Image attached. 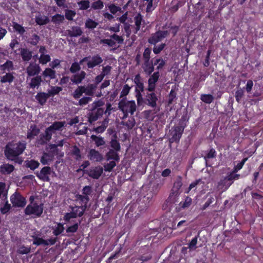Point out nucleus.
I'll use <instances>...</instances> for the list:
<instances>
[{
    "mask_svg": "<svg viewBox=\"0 0 263 263\" xmlns=\"http://www.w3.org/2000/svg\"><path fill=\"white\" fill-rule=\"evenodd\" d=\"M41 71L40 65L35 62H31L25 69L27 73V78L34 77L39 75Z\"/></svg>",
    "mask_w": 263,
    "mask_h": 263,
    "instance_id": "6e6552de",
    "label": "nucleus"
},
{
    "mask_svg": "<svg viewBox=\"0 0 263 263\" xmlns=\"http://www.w3.org/2000/svg\"><path fill=\"white\" fill-rule=\"evenodd\" d=\"M144 72L147 75H151L154 70V66L152 61H144L142 66Z\"/></svg>",
    "mask_w": 263,
    "mask_h": 263,
    "instance_id": "4be33fe9",
    "label": "nucleus"
},
{
    "mask_svg": "<svg viewBox=\"0 0 263 263\" xmlns=\"http://www.w3.org/2000/svg\"><path fill=\"white\" fill-rule=\"evenodd\" d=\"M84 92H85V87L84 86H79L76 89L73 93V97L75 99L79 98Z\"/></svg>",
    "mask_w": 263,
    "mask_h": 263,
    "instance_id": "58836bf2",
    "label": "nucleus"
},
{
    "mask_svg": "<svg viewBox=\"0 0 263 263\" xmlns=\"http://www.w3.org/2000/svg\"><path fill=\"white\" fill-rule=\"evenodd\" d=\"M159 77L160 74L158 71L154 72L148 79V82L156 84Z\"/></svg>",
    "mask_w": 263,
    "mask_h": 263,
    "instance_id": "338daca9",
    "label": "nucleus"
},
{
    "mask_svg": "<svg viewBox=\"0 0 263 263\" xmlns=\"http://www.w3.org/2000/svg\"><path fill=\"white\" fill-rule=\"evenodd\" d=\"M14 170V166L9 163H4L0 166V172L3 175H9Z\"/></svg>",
    "mask_w": 263,
    "mask_h": 263,
    "instance_id": "aec40b11",
    "label": "nucleus"
},
{
    "mask_svg": "<svg viewBox=\"0 0 263 263\" xmlns=\"http://www.w3.org/2000/svg\"><path fill=\"white\" fill-rule=\"evenodd\" d=\"M20 54L22 60L24 62H28L32 57V52L27 48H21L20 49Z\"/></svg>",
    "mask_w": 263,
    "mask_h": 263,
    "instance_id": "b1692460",
    "label": "nucleus"
},
{
    "mask_svg": "<svg viewBox=\"0 0 263 263\" xmlns=\"http://www.w3.org/2000/svg\"><path fill=\"white\" fill-rule=\"evenodd\" d=\"M43 81L41 76H35L31 78L29 86L31 88H39Z\"/></svg>",
    "mask_w": 263,
    "mask_h": 263,
    "instance_id": "5701e85b",
    "label": "nucleus"
},
{
    "mask_svg": "<svg viewBox=\"0 0 263 263\" xmlns=\"http://www.w3.org/2000/svg\"><path fill=\"white\" fill-rule=\"evenodd\" d=\"M116 161H111L104 165V170L106 172H111L113 168L116 166Z\"/></svg>",
    "mask_w": 263,
    "mask_h": 263,
    "instance_id": "bf43d9fd",
    "label": "nucleus"
},
{
    "mask_svg": "<svg viewBox=\"0 0 263 263\" xmlns=\"http://www.w3.org/2000/svg\"><path fill=\"white\" fill-rule=\"evenodd\" d=\"M76 13L73 10L67 9L65 10V16L66 19L69 21L73 20V17L75 16Z\"/></svg>",
    "mask_w": 263,
    "mask_h": 263,
    "instance_id": "6e6d98bb",
    "label": "nucleus"
},
{
    "mask_svg": "<svg viewBox=\"0 0 263 263\" xmlns=\"http://www.w3.org/2000/svg\"><path fill=\"white\" fill-rule=\"evenodd\" d=\"M87 157L90 161L94 162H101L103 159V155L95 149H90L89 151Z\"/></svg>",
    "mask_w": 263,
    "mask_h": 263,
    "instance_id": "f8f14e48",
    "label": "nucleus"
},
{
    "mask_svg": "<svg viewBox=\"0 0 263 263\" xmlns=\"http://www.w3.org/2000/svg\"><path fill=\"white\" fill-rule=\"evenodd\" d=\"M200 99L205 103L210 104L213 101L214 97L210 94H202L200 96Z\"/></svg>",
    "mask_w": 263,
    "mask_h": 263,
    "instance_id": "4c0bfd02",
    "label": "nucleus"
},
{
    "mask_svg": "<svg viewBox=\"0 0 263 263\" xmlns=\"http://www.w3.org/2000/svg\"><path fill=\"white\" fill-rule=\"evenodd\" d=\"M234 171L227 176V179L233 183V180L238 179L240 175L235 174Z\"/></svg>",
    "mask_w": 263,
    "mask_h": 263,
    "instance_id": "774afa93",
    "label": "nucleus"
},
{
    "mask_svg": "<svg viewBox=\"0 0 263 263\" xmlns=\"http://www.w3.org/2000/svg\"><path fill=\"white\" fill-rule=\"evenodd\" d=\"M31 251V248L27 247L24 245L20 246L17 249V252L20 254H27L30 253Z\"/></svg>",
    "mask_w": 263,
    "mask_h": 263,
    "instance_id": "a18cd8bd",
    "label": "nucleus"
},
{
    "mask_svg": "<svg viewBox=\"0 0 263 263\" xmlns=\"http://www.w3.org/2000/svg\"><path fill=\"white\" fill-rule=\"evenodd\" d=\"M158 99L155 93H151L147 94L146 96V101H147V104L152 107H155L157 105V101Z\"/></svg>",
    "mask_w": 263,
    "mask_h": 263,
    "instance_id": "c756f323",
    "label": "nucleus"
},
{
    "mask_svg": "<svg viewBox=\"0 0 263 263\" xmlns=\"http://www.w3.org/2000/svg\"><path fill=\"white\" fill-rule=\"evenodd\" d=\"M92 101V98L90 97H84L80 99L78 103L76 104V105H80L84 106L87 105L89 102Z\"/></svg>",
    "mask_w": 263,
    "mask_h": 263,
    "instance_id": "79ce46f5",
    "label": "nucleus"
},
{
    "mask_svg": "<svg viewBox=\"0 0 263 263\" xmlns=\"http://www.w3.org/2000/svg\"><path fill=\"white\" fill-rule=\"evenodd\" d=\"M91 139L95 142V144L97 147L104 145L105 144V142L103 138L101 137H98L92 135L91 136Z\"/></svg>",
    "mask_w": 263,
    "mask_h": 263,
    "instance_id": "f704fd0d",
    "label": "nucleus"
},
{
    "mask_svg": "<svg viewBox=\"0 0 263 263\" xmlns=\"http://www.w3.org/2000/svg\"><path fill=\"white\" fill-rule=\"evenodd\" d=\"M70 208L72 211L76 215V217H81L84 214L86 209V205L84 206H70Z\"/></svg>",
    "mask_w": 263,
    "mask_h": 263,
    "instance_id": "a878e982",
    "label": "nucleus"
},
{
    "mask_svg": "<svg viewBox=\"0 0 263 263\" xmlns=\"http://www.w3.org/2000/svg\"><path fill=\"white\" fill-rule=\"evenodd\" d=\"M4 201L5 202V204L3 207L1 208L0 211L2 214H6L10 210L11 206L7 199Z\"/></svg>",
    "mask_w": 263,
    "mask_h": 263,
    "instance_id": "e2e57ef3",
    "label": "nucleus"
},
{
    "mask_svg": "<svg viewBox=\"0 0 263 263\" xmlns=\"http://www.w3.org/2000/svg\"><path fill=\"white\" fill-rule=\"evenodd\" d=\"M169 33L167 31L159 30L151 35L148 42L151 44L156 45L162 40L166 37Z\"/></svg>",
    "mask_w": 263,
    "mask_h": 263,
    "instance_id": "1a4fd4ad",
    "label": "nucleus"
},
{
    "mask_svg": "<svg viewBox=\"0 0 263 263\" xmlns=\"http://www.w3.org/2000/svg\"><path fill=\"white\" fill-rule=\"evenodd\" d=\"M192 201V200L190 197H186L184 201L180 203V206L183 209L188 208L191 205Z\"/></svg>",
    "mask_w": 263,
    "mask_h": 263,
    "instance_id": "680f3d73",
    "label": "nucleus"
},
{
    "mask_svg": "<svg viewBox=\"0 0 263 263\" xmlns=\"http://www.w3.org/2000/svg\"><path fill=\"white\" fill-rule=\"evenodd\" d=\"M35 21L37 25H44L49 22V19L47 16L39 15L35 16Z\"/></svg>",
    "mask_w": 263,
    "mask_h": 263,
    "instance_id": "7c9ffc66",
    "label": "nucleus"
},
{
    "mask_svg": "<svg viewBox=\"0 0 263 263\" xmlns=\"http://www.w3.org/2000/svg\"><path fill=\"white\" fill-rule=\"evenodd\" d=\"M51 173V168L49 166H44L42 168L40 172L36 173V176L44 181H49L50 178L49 175Z\"/></svg>",
    "mask_w": 263,
    "mask_h": 263,
    "instance_id": "9b49d317",
    "label": "nucleus"
},
{
    "mask_svg": "<svg viewBox=\"0 0 263 263\" xmlns=\"http://www.w3.org/2000/svg\"><path fill=\"white\" fill-rule=\"evenodd\" d=\"M65 121H55L50 126L46 128L45 133L40 135L36 139V144L37 145H44L49 142L51 139L53 134L57 131H62V128L65 126Z\"/></svg>",
    "mask_w": 263,
    "mask_h": 263,
    "instance_id": "f03ea898",
    "label": "nucleus"
},
{
    "mask_svg": "<svg viewBox=\"0 0 263 263\" xmlns=\"http://www.w3.org/2000/svg\"><path fill=\"white\" fill-rule=\"evenodd\" d=\"M105 103L101 100L95 101L91 104V108L87 114L88 122L92 123L102 117L104 113L103 106Z\"/></svg>",
    "mask_w": 263,
    "mask_h": 263,
    "instance_id": "7ed1b4c3",
    "label": "nucleus"
},
{
    "mask_svg": "<svg viewBox=\"0 0 263 263\" xmlns=\"http://www.w3.org/2000/svg\"><path fill=\"white\" fill-rule=\"evenodd\" d=\"M103 61L102 57L98 54L93 56H88L83 58L80 61V64L87 62V66L88 69H93L96 66L100 65Z\"/></svg>",
    "mask_w": 263,
    "mask_h": 263,
    "instance_id": "423d86ee",
    "label": "nucleus"
},
{
    "mask_svg": "<svg viewBox=\"0 0 263 263\" xmlns=\"http://www.w3.org/2000/svg\"><path fill=\"white\" fill-rule=\"evenodd\" d=\"M43 203H32L26 206L24 210V213L26 215H31L33 217H40L43 212Z\"/></svg>",
    "mask_w": 263,
    "mask_h": 263,
    "instance_id": "39448f33",
    "label": "nucleus"
},
{
    "mask_svg": "<svg viewBox=\"0 0 263 263\" xmlns=\"http://www.w3.org/2000/svg\"><path fill=\"white\" fill-rule=\"evenodd\" d=\"M55 152H53V150L49 153H44L41 159V162L44 164H47L49 162L53 161L54 158V154Z\"/></svg>",
    "mask_w": 263,
    "mask_h": 263,
    "instance_id": "a211bd4d",
    "label": "nucleus"
},
{
    "mask_svg": "<svg viewBox=\"0 0 263 263\" xmlns=\"http://www.w3.org/2000/svg\"><path fill=\"white\" fill-rule=\"evenodd\" d=\"M183 129L180 126H176L172 132V142H178L182 136Z\"/></svg>",
    "mask_w": 263,
    "mask_h": 263,
    "instance_id": "f3484780",
    "label": "nucleus"
},
{
    "mask_svg": "<svg viewBox=\"0 0 263 263\" xmlns=\"http://www.w3.org/2000/svg\"><path fill=\"white\" fill-rule=\"evenodd\" d=\"M62 90V88L59 86H51L50 89H48L47 94L49 97L58 95Z\"/></svg>",
    "mask_w": 263,
    "mask_h": 263,
    "instance_id": "c9c22d12",
    "label": "nucleus"
},
{
    "mask_svg": "<svg viewBox=\"0 0 263 263\" xmlns=\"http://www.w3.org/2000/svg\"><path fill=\"white\" fill-rule=\"evenodd\" d=\"M110 146L113 148L112 149L116 152L120 151L121 147L119 142L116 139H112L110 142Z\"/></svg>",
    "mask_w": 263,
    "mask_h": 263,
    "instance_id": "864d4df0",
    "label": "nucleus"
},
{
    "mask_svg": "<svg viewBox=\"0 0 263 263\" xmlns=\"http://www.w3.org/2000/svg\"><path fill=\"white\" fill-rule=\"evenodd\" d=\"M103 172V168L100 166H98L90 169L88 173V175L90 177L93 179H98Z\"/></svg>",
    "mask_w": 263,
    "mask_h": 263,
    "instance_id": "dca6fc26",
    "label": "nucleus"
},
{
    "mask_svg": "<svg viewBox=\"0 0 263 263\" xmlns=\"http://www.w3.org/2000/svg\"><path fill=\"white\" fill-rule=\"evenodd\" d=\"M199 236V234L197 236L192 239L191 242L189 243V248L190 250H195L197 248V239Z\"/></svg>",
    "mask_w": 263,
    "mask_h": 263,
    "instance_id": "052dcab7",
    "label": "nucleus"
},
{
    "mask_svg": "<svg viewBox=\"0 0 263 263\" xmlns=\"http://www.w3.org/2000/svg\"><path fill=\"white\" fill-rule=\"evenodd\" d=\"M182 185L181 178L179 177L174 182L171 193L168 198V200L170 201L171 203H174L177 201L178 197L181 193L180 190Z\"/></svg>",
    "mask_w": 263,
    "mask_h": 263,
    "instance_id": "0eeeda50",
    "label": "nucleus"
},
{
    "mask_svg": "<svg viewBox=\"0 0 263 263\" xmlns=\"http://www.w3.org/2000/svg\"><path fill=\"white\" fill-rule=\"evenodd\" d=\"M8 189H6V184L0 182V199L5 200L7 199Z\"/></svg>",
    "mask_w": 263,
    "mask_h": 263,
    "instance_id": "2f4dec72",
    "label": "nucleus"
},
{
    "mask_svg": "<svg viewBox=\"0 0 263 263\" xmlns=\"http://www.w3.org/2000/svg\"><path fill=\"white\" fill-rule=\"evenodd\" d=\"M33 244L36 245V246H40L43 245L44 246H46V245L47 244V241L46 240L43 239L42 238H40L36 236H33Z\"/></svg>",
    "mask_w": 263,
    "mask_h": 263,
    "instance_id": "09e8293b",
    "label": "nucleus"
},
{
    "mask_svg": "<svg viewBox=\"0 0 263 263\" xmlns=\"http://www.w3.org/2000/svg\"><path fill=\"white\" fill-rule=\"evenodd\" d=\"M118 107L124 114L123 118H126L128 113L133 115L136 110V105L134 101H127L122 99L118 104Z\"/></svg>",
    "mask_w": 263,
    "mask_h": 263,
    "instance_id": "20e7f679",
    "label": "nucleus"
},
{
    "mask_svg": "<svg viewBox=\"0 0 263 263\" xmlns=\"http://www.w3.org/2000/svg\"><path fill=\"white\" fill-rule=\"evenodd\" d=\"M64 230V228L63 225L61 223H59L57 226L54 229L53 234L55 236H58L63 232Z\"/></svg>",
    "mask_w": 263,
    "mask_h": 263,
    "instance_id": "603ef678",
    "label": "nucleus"
},
{
    "mask_svg": "<svg viewBox=\"0 0 263 263\" xmlns=\"http://www.w3.org/2000/svg\"><path fill=\"white\" fill-rule=\"evenodd\" d=\"M81 64H80V62L73 63L69 69L70 71L72 73H74L77 71H79L81 69L80 65Z\"/></svg>",
    "mask_w": 263,
    "mask_h": 263,
    "instance_id": "5fc2aeb1",
    "label": "nucleus"
},
{
    "mask_svg": "<svg viewBox=\"0 0 263 263\" xmlns=\"http://www.w3.org/2000/svg\"><path fill=\"white\" fill-rule=\"evenodd\" d=\"M98 25V23L97 22H95L91 18H88L86 20L85 26L86 28L89 29H93L96 28Z\"/></svg>",
    "mask_w": 263,
    "mask_h": 263,
    "instance_id": "c03bdc74",
    "label": "nucleus"
},
{
    "mask_svg": "<svg viewBox=\"0 0 263 263\" xmlns=\"http://www.w3.org/2000/svg\"><path fill=\"white\" fill-rule=\"evenodd\" d=\"M86 73L84 71H81L80 72L75 74L71 78V81L74 84H78L82 82L86 77Z\"/></svg>",
    "mask_w": 263,
    "mask_h": 263,
    "instance_id": "6ab92c4d",
    "label": "nucleus"
},
{
    "mask_svg": "<svg viewBox=\"0 0 263 263\" xmlns=\"http://www.w3.org/2000/svg\"><path fill=\"white\" fill-rule=\"evenodd\" d=\"M116 151L110 149L106 154V157L107 161L113 160V161L119 162L120 160L119 154Z\"/></svg>",
    "mask_w": 263,
    "mask_h": 263,
    "instance_id": "bb28decb",
    "label": "nucleus"
},
{
    "mask_svg": "<svg viewBox=\"0 0 263 263\" xmlns=\"http://www.w3.org/2000/svg\"><path fill=\"white\" fill-rule=\"evenodd\" d=\"M12 26L14 29V31L16 32L21 35H23L26 31L25 28L17 23L12 22Z\"/></svg>",
    "mask_w": 263,
    "mask_h": 263,
    "instance_id": "72a5a7b5",
    "label": "nucleus"
},
{
    "mask_svg": "<svg viewBox=\"0 0 263 263\" xmlns=\"http://www.w3.org/2000/svg\"><path fill=\"white\" fill-rule=\"evenodd\" d=\"M49 98V95L47 94V93L44 92H38L35 96L36 100L42 106H43L45 104L47 100Z\"/></svg>",
    "mask_w": 263,
    "mask_h": 263,
    "instance_id": "412c9836",
    "label": "nucleus"
},
{
    "mask_svg": "<svg viewBox=\"0 0 263 263\" xmlns=\"http://www.w3.org/2000/svg\"><path fill=\"white\" fill-rule=\"evenodd\" d=\"M66 33L70 37H78L83 33V31L79 26H73L66 31Z\"/></svg>",
    "mask_w": 263,
    "mask_h": 263,
    "instance_id": "2eb2a0df",
    "label": "nucleus"
},
{
    "mask_svg": "<svg viewBox=\"0 0 263 263\" xmlns=\"http://www.w3.org/2000/svg\"><path fill=\"white\" fill-rule=\"evenodd\" d=\"M0 68L3 73L6 71L9 72V71L14 69L13 63L10 60H7L4 64L0 66Z\"/></svg>",
    "mask_w": 263,
    "mask_h": 263,
    "instance_id": "cd10ccee",
    "label": "nucleus"
},
{
    "mask_svg": "<svg viewBox=\"0 0 263 263\" xmlns=\"http://www.w3.org/2000/svg\"><path fill=\"white\" fill-rule=\"evenodd\" d=\"M80 223L81 220L79 221V223H76L68 227L66 230V232L70 233H73L76 232L78 229L79 226L80 224Z\"/></svg>",
    "mask_w": 263,
    "mask_h": 263,
    "instance_id": "13d9d810",
    "label": "nucleus"
},
{
    "mask_svg": "<svg viewBox=\"0 0 263 263\" xmlns=\"http://www.w3.org/2000/svg\"><path fill=\"white\" fill-rule=\"evenodd\" d=\"M43 77L45 78H49L50 79H53L55 78V71L52 68H46L42 73Z\"/></svg>",
    "mask_w": 263,
    "mask_h": 263,
    "instance_id": "473e14b6",
    "label": "nucleus"
},
{
    "mask_svg": "<svg viewBox=\"0 0 263 263\" xmlns=\"http://www.w3.org/2000/svg\"><path fill=\"white\" fill-rule=\"evenodd\" d=\"M134 82L136 84L137 87L141 91L144 90V85L141 81V77L140 74H137L134 79Z\"/></svg>",
    "mask_w": 263,
    "mask_h": 263,
    "instance_id": "37998d69",
    "label": "nucleus"
},
{
    "mask_svg": "<svg viewBox=\"0 0 263 263\" xmlns=\"http://www.w3.org/2000/svg\"><path fill=\"white\" fill-rule=\"evenodd\" d=\"M10 201L15 207H24L26 204V201L24 197H23L18 192H15L10 197Z\"/></svg>",
    "mask_w": 263,
    "mask_h": 263,
    "instance_id": "9d476101",
    "label": "nucleus"
},
{
    "mask_svg": "<svg viewBox=\"0 0 263 263\" xmlns=\"http://www.w3.org/2000/svg\"><path fill=\"white\" fill-rule=\"evenodd\" d=\"M14 72H6L5 75L0 77L1 83H12L14 80Z\"/></svg>",
    "mask_w": 263,
    "mask_h": 263,
    "instance_id": "c85d7f7f",
    "label": "nucleus"
},
{
    "mask_svg": "<svg viewBox=\"0 0 263 263\" xmlns=\"http://www.w3.org/2000/svg\"><path fill=\"white\" fill-rule=\"evenodd\" d=\"M80 10H84L87 9L90 6V3L87 0H82L78 3Z\"/></svg>",
    "mask_w": 263,
    "mask_h": 263,
    "instance_id": "49530a36",
    "label": "nucleus"
},
{
    "mask_svg": "<svg viewBox=\"0 0 263 263\" xmlns=\"http://www.w3.org/2000/svg\"><path fill=\"white\" fill-rule=\"evenodd\" d=\"M50 57L48 54H41L39 58V62L42 65L47 64L50 61Z\"/></svg>",
    "mask_w": 263,
    "mask_h": 263,
    "instance_id": "3c124183",
    "label": "nucleus"
},
{
    "mask_svg": "<svg viewBox=\"0 0 263 263\" xmlns=\"http://www.w3.org/2000/svg\"><path fill=\"white\" fill-rule=\"evenodd\" d=\"M26 147V143L24 141L9 143L6 146L5 155L8 159L21 164L22 160L18 156L23 153Z\"/></svg>",
    "mask_w": 263,
    "mask_h": 263,
    "instance_id": "f257e3e1",
    "label": "nucleus"
},
{
    "mask_svg": "<svg viewBox=\"0 0 263 263\" xmlns=\"http://www.w3.org/2000/svg\"><path fill=\"white\" fill-rule=\"evenodd\" d=\"M64 19V15L57 14L52 17L51 21L55 24H60L63 22Z\"/></svg>",
    "mask_w": 263,
    "mask_h": 263,
    "instance_id": "a19ab883",
    "label": "nucleus"
},
{
    "mask_svg": "<svg viewBox=\"0 0 263 263\" xmlns=\"http://www.w3.org/2000/svg\"><path fill=\"white\" fill-rule=\"evenodd\" d=\"M244 96V91L242 89L240 88L235 92L236 100L238 103H240L242 98Z\"/></svg>",
    "mask_w": 263,
    "mask_h": 263,
    "instance_id": "69168bd1",
    "label": "nucleus"
},
{
    "mask_svg": "<svg viewBox=\"0 0 263 263\" xmlns=\"http://www.w3.org/2000/svg\"><path fill=\"white\" fill-rule=\"evenodd\" d=\"M26 166L30 168L32 170H34L37 168L40 165V163L38 161L34 160H28L26 161Z\"/></svg>",
    "mask_w": 263,
    "mask_h": 263,
    "instance_id": "ea45409f",
    "label": "nucleus"
},
{
    "mask_svg": "<svg viewBox=\"0 0 263 263\" xmlns=\"http://www.w3.org/2000/svg\"><path fill=\"white\" fill-rule=\"evenodd\" d=\"M71 154L76 160H80L82 158L80 149L76 145L72 147Z\"/></svg>",
    "mask_w": 263,
    "mask_h": 263,
    "instance_id": "e433bc0d",
    "label": "nucleus"
},
{
    "mask_svg": "<svg viewBox=\"0 0 263 263\" xmlns=\"http://www.w3.org/2000/svg\"><path fill=\"white\" fill-rule=\"evenodd\" d=\"M130 89V87L127 84L125 85L121 92L120 98L126 99V96L128 94Z\"/></svg>",
    "mask_w": 263,
    "mask_h": 263,
    "instance_id": "4d7b16f0",
    "label": "nucleus"
},
{
    "mask_svg": "<svg viewBox=\"0 0 263 263\" xmlns=\"http://www.w3.org/2000/svg\"><path fill=\"white\" fill-rule=\"evenodd\" d=\"M135 120L133 118L129 119L126 122H122V124L127 126L128 129H132L135 125Z\"/></svg>",
    "mask_w": 263,
    "mask_h": 263,
    "instance_id": "8fccbe9b",
    "label": "nucleus"
},
{
    "mask_svg": "<svg viewBox=\"0 0 263 263\" xmlns=\"http://www.w3.org/2000/svg\"><path fill=\"white\" fill-rule=\"evenodd\" d=\"M29 43L35 46L37 44L40 40V37L36 34H33L30 38Z\"/></svg>",
    "mask_w": 263,
    "mask_h": 263,
    "instance_id": "0e129e2a",
    "label": "nucleus"
},
{
    "mask_svg": "<svg viewBox=\"0 0 263 263\" xmlns=\"http://www.w3.org/2000/svg\"><path fill=\"white\" fill-rule=\"evenodd\" d=\"M134 20L135 22V26H133L134 28V33L136 34L140 29L142 23L144 24V21L143 19V16L140 13H137L134 16Z\"/></svg>",
    "mask_w": 263,
    "mask_h": 263,
    "instance_id": "4468645a",
    "label": "nucleus"
},
{
    "mask_svg": "<svg viewBox=\"0 0 263 263\" xmlns=\"http://www.w3.org/2000/svg\"><path fill=\"white\" fill-rule=\"evenodd\" d=\"M232 184V182H230L228 180V179H227V177H226L221 179L218 182L217 188L218 189V190H222L224 191L226 190H227Z\"/></svg>",
    "mask_w": 263,
    "mask_h": 263,
    "instance_id": "393cba45",
    "label": "nucleus"
},
{
    "mask_svg": "<svg viewBox=\"0 0 263 263\" xmlns=\"http://www.w3.org/2000/svg\"><path fill=\"white\" fill-rule=\"evenodd\" d=\"M104 7V4L101 0H98L91 4V8L94 10H100Z\"/></svg>",
    "mask_w": 263,
    "mask_h": 263,
    "instance_id": "de8ad7c7",
    "label": "nucleus"
},
{
    "mask_svg": "<svg viewBox=\"0 0 263 263\" xmlns=\"http://www.w3.org/2000/svg\"><path fill=\"white\" fill-rule=\"evenodd\" d=\"M40 132V129L35 124H31L27 130V138L31 140L37 136Z\"/></svg>",
    "mask_w": 263,
    "mask_h": 263,
    "instance_id": "ddd939ff",
    "label": "nucleus"
}]
</instances>
